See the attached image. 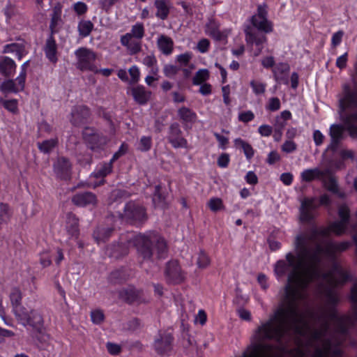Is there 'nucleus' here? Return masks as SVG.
<instances>
[{"mask_svg": "<svg viewBox=\"0 0 357 357\" xmlns=\"http://www.w3.org/2000/svg\"><path fill=\"white\" fill-rule=\"evenodd\" d=\"M74 9L77 14L82 15L86 11L87 6L84 3L79 1L75 3Z\"/></svg>", "mask_w": 357, "mask_h": 357, "instance_id": "nucleus-64", "label": "nucleus"}, {"mask_svg": "<svg viewBox=\"0 0 357 357\" xmlns=\"http://www.w3.org/2000/svg\"><path fill=\"white\" fill-rule=\"evenodd\" d=\"M112 165L111 162L99 165L93 172L96 178H102L112 172Z\"/></svg>", "mask_w": 357, "mask_h": 357, "instance_id": "nucleus-32", "label": "nucleus"}, {"mask_svg": "<svg viewBox=\"0 0 357 357\" xmlns=\"http://www.w3.org/2000/svg\"><path fill=\"white\" fill-rule=\"evenodd\" d=\"M23 314L24 317L22 316H17L19 321L24 326H31L38 334L40 337H37L41 341H46L47 335L44 332L43 327V318L40 313L33 310H27L26 309L23 310Z\"/></svg>", "mask_w": 357, "mask_h": 357, "instance_id": "nucleus-5", "label": "nucleus"}, {"mask_svg": "<svg viewBox=\"0 0 357 357\" xmlns=\"http://www.w3.org/2000/svg\"><path fill=\"white\" fill-rule=\"evenodd\" d=\"M124 216L127 219L140 222L145 218V211L141 206L128 204L125 207Z\"/></svg>", "mask_w": 357, "mask_h": 357, "instance_id": "nucleus-12", "label": "nucleus"}, {"mask_svg": "<svg viewBox=\"0 0 357 357\" xmlns=\"http://www.w3.org/2000/svg\"><path fill=\"white\" fill-rule=\"evenodd\" d=\"M206 321V314L202 310L198 311V313L195 317V322L203 326Z\"/></svg>", "mask_w": 357, "mask_h": 357, "instance_id": "nucleus-63", "label": "nucleus"}, {"mask_svg": "<svg viewBox=\"0 0 357 357\" xmlns=\"http://www.w3.org/2000/svg\"><path fill=\"white\" fill-rule=\"evenodd\" d=\"M209 46L210 43L208 40L203 38L198 42L197 49L199 52L205 53L208 51Z\"/></svg>", "mask_w": 357, "mask_h": 357, "instance_id": "nucleus-51", "label": "nucleus"}, {"mask_svg": "<svg viewBox=\"0 0 357 357\" xmlns=\"http://www.w3.org/2000/svg\"><path fill=\"white\" fill-rule=\"evenodd\" d=\"M139 294V293L138 291H136L133 289H123L120 292V296L122 299L129 303H132L137 301Z\"/></svg>", "mask_w": 357, "mask_h": 357, "instance_id": "nucleus-37", "label": "nucleus"}, {"mask_svg": "<svg viewBox=\"0 0 357 357\" xmlns=\"http://www.w3.org/2000/svg\"><path fill=\"white\" fill-rule=\"evenodd\" d=\"M339 216L341 218L340 221H336L332 223L328 228L317 230L314 229L311 233L310 236L301 235L305 236L307 239L319 240L321 241L324 236H328L331 233H334L337 235L343 234L345 231L347 221L349 217V211L347 206H341L339 208Z\"/></svg>", "mask_w": 357, "mask_h": 357, "instance_id": "nucleus-4", "label": "nucleus"}, {"mask_svg": "<svg viewBox=\"0 0 357 357\" xmlns=\"http://www.w3.org/2000/svg\"><path fill=\"white\" fill-rule=\"evenodd\" d=\"M150 242L149 238L145 235L139 234L135 237L134 243L142 258L148 261L151 258L153 259L154 256L158 259L165 257L167 246L165 240L161 238H158L153 249L150 248Z\"/></svg>", "mask_w": 357, "mask_h": 357, "instance_id": "nucleus-3", "label": "nucleus"}, {"mask_svg": "<svg viewBox=\"0 0 357 357\" xmlns=\"http://www.w3.org/2000/svg\"><path fill=\"white\" fill-rule=\"evenodd\" d=\"M154 4L157 9L156 16L161 20H165L169 11L168 3L164 0H156Z\"/></svg>", "mask_w": 357, "mask_h": 357, "instance_id": "nucleus-25", "label": "nucleus"}, {"mask_svg": "<svg viewBox=\"0 0 357 357\" xmlns=\"http://www.w3.org/2000/svg\"><path fill=\"white\" fill-rule=\"evenodd\" d=\"M131 94L137 103L143 105L149 100L151 93L143 86H137L131 89Z\"/></svg>", "mask_w": 357, "mask_h": 357, "instance_id": "nucleus-16", "label": "nucleus"}, {"mask_svg": "<svg viewBox=\"0 0 357 357\" xmlns=\"http://www.w3.org/2000/svg\"><path fill=\"white\" fill-rule=\"evenodd\" d=\"M350 243L322 242L321 240L307 239L298 236L295 242L296 253L289 252L286 261H278L275 265V274L278 279L287 274L284 301L298 308L300 302L305 296V288L314 280L321 283L324 292L331 303L337 301L334 289L342 285L348 279L347 273L335 266L330 273L320 274L319 264L326 257H331L335 252L347 250Z\"/></svg>", "mask_w": 357, "mask_h": 357, "instance_id": "nucleus-1", "label": "nucleus"}, {"mask_svg": "<svg viewBox=\"0 0 357 357\" xmlns=\"http://www.w3.org/2000/svg\"><path fill=\"white\" fill-rule=\"evenodd\" d=\"M4 53H14L18 59H21L27 54L26 44L21 41L19 43L6 45L3 48Z\"/></svg>", "mask_w": 357, "mask_h": 357, "instance_id": "nucleus-19", "label": "nucleus"}, {"mask_svg": "<svg viewBox=\"0 0 357 357\" xmlns=\"http://www.w3.org/2000/svg\"><path fill=\"white\" fill-rule=\"evenodd\" d=\"M210 264V259L208 255L201 251L197 257V265L199 268H206Z\"/></svg>", "mask_w": 357, "mask_h": 357, "instance_id": "nucleus-43", "label": "nucleus"}, {"mask_svg": "<svg viewBox=\"0 0 357 357\" xmlns=\"http://www.w3.org/2000/svg\"><path fill=\"white\" fill-rule=\"evenodd\" d=\"M206 33L216 40H222V34L219 31L215 22L210 21L206 27Z\"/></svg>", "mask_w": 357, "mask_h": 357, "instance_id": "nucleus-33", "label": "nucleus"}, {"mask_svg": "<svg viewBox=\"0 0 357 357\" xmlns=\"http://www.w3.org/2000/svg\"><path fill=\"white\" fill-rule=\"evenodd\" d=\"M179 117L186 123H192L196 121L197 115L191 109L187 107H181L178 111Z\"/></svg>", "mask_w": 357, "mask_h": 357, "instance_id": "nucleus-29", "label": "nucleus"}, {"mask_svg": "<svg viewBox=\"0 0 357 357\" xmlns=\"http://www.w3.org/2000/svg\"><path fill=\"white\" fill-rule=\"evenodd\" d=\"M192 58V54L186 52L177 56L176 61L181 65L185 66L188 64L190 59Z\"/></svg>", "mask_w": 357, "mask_h": 357, "instance_id": "nucleus-54", "label": "nucleus"}, {"mask_svg": "<svg viewBox=\"0 0 357 357\" xmlns=\"http://www.w3.org/2000/svg\"><path fill=\"white\" fill-rule=\"evenodd\" d=\"M250 84L255 95H261L265 93L266 87V84L260 81L253 79L250 81Z\"/></svg>", "mask_w": 357, "mask_h": 357, "instance_id": "nucleus-40", "label": "nucleus"}, {"mask_svg": "<svg viewBox=\"0 0 357 357\" xmlns=\"http://www.w3.org/2000/svg\"><path fill=\"white\" fill-rule=\"evenodd\" d=\"M58 141L56 139H47L42 142H38V148L41 152L48 153L56 147Z\"/></svg>", "mask_w": 357, "mask_h": 357, "instance_id": "nucleus-31", "label": "nucleus"}, {"mask_svg": "<svg viewBox=\"0 0 357 357\" xmlns=\"http://www.w3.org/2000/svg\"><path fill=\"white\" fill-rule=\"evenodd\" d=\"M280 108V101L278 98H271L268 100L266 109L271 111H276Z\"/></svg>", "mask_w": 357, "mask_h": 357, "instance_id": "nucleus-49", "label": "nucleus"}, {"mask_svg": "<svg viewBox=\"0 0 357 357\" xmlns=\"http://www.w3.org/2000/svg\"><path fill=\"white\" fill-rule=\"evenodd\" d=\"M324 137V135L319 130L314 131L313 139L317 146H320L323 143Z\"/></svg>", "mask_w": 357, "mask_h": 357, "instance_id": "nucleus-62", "label": "nucleus"}, {"mask_svg": "<svg viewBox=\"0 0 357 357\" xmlns=\"http://www.w3.org/2000/svg\"><path fill=\"white\" fill-rule=\"evenodd\" d=\"M10 299L13 305V310L15 316H22L24 317L23 314V310L24 307L21 305L22 294L17 289H14L10 293Z\"/></svg>", "mask_w": 357, "mask_h": 357, "instance_id": "nucleus-15", "label": "nucleus"}, {"mask_svg": "<svg viewBox=\"0 0 357 357\" xmlns=\"http://www.w3.org/2000/svg\"><path fill=\"white\" fill-rule=\"evenodd\" d=\"M66 229L70 237H77L78 234V220L75 215L68 214L66 220Z\"/></svg>", "mask_w": 357, "mask_h": 357, "instance_id": "nucleus-24", "label": "nucleus"}, {"mask_svg": "<svg viewBox=\"0 0 357 357\" xmlns=\"http://www.w3.org/2000/svg\"><path fill=\"white\" fill-rule=\"evenodd\" d=\"M122 45L126 47L131 54H135L141 50L140 40L132 36L131 33H126L121 38Z\"/></svg>", "mask_w": 357, "mask_h": 357, "instance_id": "nucleus-14", "label": "nucleus"}, {"mask_svg": "<svg viewBox=\"0 0 357 357\" xmlns=\"http://www.w3.org/2000/svg\"><path fill=\"white\" fill-rule=\"evenodd\" d=\"M25 87V82L16 77L15 79H6L0 84V92L4 95L17 93L22 91Z\"/></svg>", "mask_w": 357, "mask_h": 357, "instance_id": "nucleus-10", "label": "nucleus"}, {"mask_svg": "<svg viewBox=\"0 0 357 357\" xmlns=\"http://www.w3.org/2000/svg\"><path fill=\"white\" fill-rule=\"evenodd\" d=\"M44 52L47 59L52 63H56L57 59V45L52 36L48 38L46 41Z\"/></svg>", "mask_w": 357, "mask_h": 357, "instance_id": "nucleus-17", "label": "nucleus"}, {"mask_svg": "<svg viewBox=\"0 0 357 357\" xmlns=\"http://www.w3.org/2000/svg\"><path fill=\"white\" fill-rule=\"evenodd\" d=\"M258 132L263 137H269L273 132V129L271 126L264 124L259 127Z\"/></svg>", "mask_w": 357, "mask_h": 357, "instance_id": "nucleus-56", "label": "nucleus"}, {"mask_svg": "<svg viewBox=\"0 0 357 357\" xmlns=\"http://www.w3.org/2000/svg\"><path fill=\"white\" fill-rule=\"evenodd\" d=\"M77 59V67L82 71L96 70L94 62L96 59V53L88 48L80 47L75 52Z\"/></svg>", "mask_w": 357, "mask_h": 357, "instance_id": "nucleus-7", "label": "nucleus"}, {"mask_svg": "<svg viewBox=\"0 0 357 357\" xmlns=\"http://www.w3.org/2000/svg\"><path fill=\"white\" fill-rule=\"evenodd\" d=\"M16 70V63L15 61L7 56L0 58V73L4 76L10 77L13 75Z\"/></svg>", "mask_w": 357, "mask_h": 357, "instance_id": "nucleus-18", "label": "nucleus"}, {"mask_svg": "<svg viewBox=\"0 0 357 357\" xmlns=\"http://www.w3.org/2000/svg\"><path fill=\"white\" fill-rule=\"evenodd\" d=\"M171 342V335L167 334L155 342V348L159 354H165L170 350Z\"/></svg>", "mask_w": 357, "mask_h": 357, "instance_id": "nucleus-22", "label": "nucleus"}, {"mask_svg": "<svg viewBox=\"0 0 357 357\" xmlns=\"http://www.w3.org/2000/svg\"><path fill=\"white\" fill-rule=\"evenodd\" d=\"M339 103L341 116H343L342 112L344 110L357 107V89H350L349 86L345 85Z\"/></svg>", "mask_w": 357, "mask_h": 357, "instance_id": "nucleus-8", "label": "nucleus"}, {"mask_svg": "<svg viewBox=\"0 0 357 357\" xmlns=\"http://www.w3.org/2000/svg\"><path fill=\"white\" fill-rule=\"evenodd\" d=\"M51 258L47 251L40 254V263L43 267H47L51 264Z\"/></svg>", "mask_w": 357, "mask_h": 357, "instance_id": "nucleus-55", "label": "nucleus"}, {"mask_svg": "<svg viewBox=\"0 0 357 357\" xmlns=\"http://www.w3.org/2000/svg\"><path fill=\"white\" fill-rule=\"evenodd\" d=\"M178 70V68L172 64L165 65L163 69L164 74L168 77H174L177 73Z\"/></svg>", "mask_w": 357, "mask_h": 357, "instance_id": "nucleus-48", "label": "nucleus"}, {"mask_svg": "<svg viewBox=\"0 0 357 357\" xmlns=\"http://www.w3.org/2000/svg\"><path fill=\"white\" fill-rule=\"evenodd\" d=\"M315 204L312 199H305L301 205V219L303 221H308L312 217V210L314 208Z\"/></svg>", "mask_w": 357, "mask_h": 357, "instance_id": "nucleus-20", "label": "nucleus"}, {"mask_svg": "<svg viewBox=\"0 0 357 357\" xmlns=\"http://www.w3.org/2000/svg\"><path fill=\"white\" fill-rule=\"evenodd\" d=\"M130 76V83H137L139 80L140 72L137 66H131L128 70Z\"/></svg>", "mask_w": 357, "mask_h": 357, "instance_id": "nucleus-45", "label": "nucleus"}, {"mask_svg": "<svg viewBox=\"0 0 357 357\" xmlns=\"http://www.w3.org/2000/svg\"><path fill=\"white\" fill-rule=\"evenodd\" d=\"M132 34V36L136 38L137 39L139 40L143 38L144 34V29L142 24L137 23L132 26L131 32L130 33Z\"/></svg>", "mask_w": 357, "mask_h": 357, "instance_id": "nucleus-44", "label": "nucleus"}, {"mask_svg": "<svg viewBox=\"0 0 357 357\" xmlns=\"http://www.w3.org/2000/svg\"><path fill=\"white\" fill-rule=\"evenodd\" d=\"M234 145L237 148H241L248 159H250L254 155V150L250 144L240 138L234 140Z\"/></svg>", "mask_w": 357, "mask_h": 357, "instance_id": "nucleus-30", "label": "nucleus"}, {"mask_svg": "<svg viewBox=\"0 0 357 357\" xmlns=\"http://www.w3.org/2000/svg\"><path fill=\"white\" fill-rule=\"evenodd\" d=\"M344 124L350 135L357 138V113L347 117Z\"/></svg>", "mask_w": 357, "mask_h": 357, "instance_id": "nucleus-26", "label": "nucleus"}, {"mask_svg": "<svg viewBox=\"0 0 357 357\" xmlns=\"http://www.w3.org/2000/svg\"><path fill=\"white\" fill-rule=\"evenodd\" d=\"M79 110L82 112L81 118H84L86 115H88V110L86 108L80 107L79 109H75L72 112L73 118V122L75 123H78L79 121Z\"/></svg>", "mask_w": 357, "mask_h": 357, "instance_id": "nucleus-50", "label": "nucleus"}, {"mask_svg": "<svg viewBox=\"0 0 357 357\" xmlns=\"http://www.w3.org/2000/svg\"><path fill=\"white\" fill-rule=\"evenodd\" d=\"M255 118V115L252 111H246L239 114L238 119L241 121L247 123L252 121Z\"/></svg>", "mask_w": 357, "mask_h": 357, "instance_id": "nucleus-53", "label": "nucleus"}, {"mask_svg": "<svg viewBox=\"0 0 357 357\" xmlns=\"http://www.w3.org/2000/svg\"><path fill=\"white\" fill-rule=\"evenodd\" d=\"M323 176V172L318 168L305 169L301 173V178L305 181L320 178Z\"/></svg>", "mask_w": 357, "mask_h": 357, "instance_id": "nucleus-27", "label": "nucleus"}, {"mask_svg": "<svg viewBox=\"0 0 357 357\" xmlns=\"http://www.w3.org/2000/svg\"><path fill=\"white\" fill-rule=\"evenodd\" d=\"M70 163L69 161L64 158H59L54 165V169L57 172V174H62L63 172L67 173L70 169Z\"/></svg>", "mask_w": 357, "mask_h": 357, "instance_id": "nucleus-35", "label": "nucleus"}, {"mask_svg": "<svg viewBox=\"0 0 357 357\" xmlns=\"http://www.w3.org/2000/svg\"><path fill=\"white\" fill-rule=\"evenodd\" d=\"M60 21H61L60 13H59L56 11H54V13L52 17L51 23H50V26L52 32L55 31V29Z\"/></svg>", "mask_w": 357, "mask_h": 357, "instance_id": "nucleus-57", "label": "nucleus"}, {"mask_svg": "<svg viewBox=\"0 0 357 357\" xmlns=\"http://www.w3.org/2000/svg\"><path fill=\"white\" fill-rule=\"evenodd\" d=\"M280 160V156L279 153L275 151H272L269 153L267 158V162L269 165H273L275 162L279 161Z\"/></svg>", "mask_w": 357, "mask_h": 357, "instance_id": "nucleus-59", "label": "nucleus"}, {"mask_svg": "<svg viewBox=\"0 0 357 357\" xmlns=\"http://www.w3.org/2000/svg\"><path fill=\"white\" fill-rule=\"evenodd\" d=\"M0 104L9 112L12 114H17L19 112L18 109V100L15 98L12 99H4L0 98Z\"/></svg>", "mask_w": 357, "mask_h": 357, "instance_id": "nucleus-28", "label": "nucleus"}, {"mask_svg": "<svg viewBox=\"0 0 357 357\" xmlns=\"http://www.w3.org/2000/svg\"><path fill=\"white\" fill-rule=\"evenodd\" d=\"M250 22L257 30L266 33L273 30V23L268 19V6L265 3L257 6V13L252 16Z\"/></svg>", "mask_w": 357, "mask_h": 357, "instance_id": "nucleus-6", "label": "nucleus"}, {"mask_svg": "<svg viewBox=\"0 0 357 357\" xmlns=\"http://www.w3.org/2000/svg\"><path fill=\"white\" fill-rule=\"evenodd\" d=\"M169 139L172 144L176 148L186 146V140L180 135L176 136V137L174 136H169Z\"/></svg>", "mask_w": 357, "mask_h": 357, "instance_id": "nucleus-47", "label": "nucleus"}, {"mask_svg": "<svg viewBox=\"0 0 357 357\" xmlns=\"http://www.w3.org/2000/svg\"><path fill=\"white\" fill-rule=\"evenodd\" d=\"M209 78V72L206 69L199 70L192 80L195 85H199L206 82Z\"/></svg>", "mask_w": 357, "mask_h": 357, "instance_id": "nucleus-38", "label": "nucleus"}, {"mask_svg": "<svg viewBox=\"0 0 357 357\" xmlns=\"http://www.w3.org/2000/svg\"><path fill=\"white\" fill-rule=\"evenodd\" d=\"M214 135L219 143V146L222 149H225L228 144V138L218 133H214Z\"/></svg>", "mask_w": 357, "mask_h": 357, "instance_id": "nucleus-58", "label": "nucleus"}, {"mask_svg": "<svg viewBox=\"0 0 357 357\" xmlns=\"http://www.w3.org/2000/svg\"><path fill=\"white\" fill-rule=\"evenodd\" d=\"M313 314L307 311L301 314L298 308L282 301V304L268 321L261 323L253 335V344L248 347L243 357H268L271 348L262 342L265 340H280L292 329L301 335L311 333Z\"/></svg>", "mask_w": 357, "mask_h": 357, "instance_id": "nucleus-2", "label": "nucleus"}, {"mask_svg": "<svg viewBox=\"0 0 357 357\" xmlns=\"http://www.w3.org/2000/svg\"><path fill=\"white\" fill-rule=\"evenodd\" d=\"M207 206L213 212H218L225 209L222 200L218 197L211 198L207 202Z\"/></svg>", "mask_w": 357, "mask_h": 357, "instance_id": "nucleus-36", "label": "nucleus"}, {"mask_svg": "<svg viewBox=\"0 0 357 357\" xmlns=\"http://www.w3.org/2000/svg\"><path fill=\"white\" fill-rule=\"evenodd\" d=\"M343 130V128L340 126L332 125L331 126L329 132L331 139L330 149H335L337 147L338 142L342 139Z\"/></svg>", "mask_w": 357, "mask_h": 357, "instance_id": "nucleus-23", "label": "nucleus"}, {"mask_svg": "<svg viewBox=\"0 0 357 357\" xmlns=\"http://www.w3.org/2000/svg\"><path fill=\"white\" fill-rule=\"evenodd\" d=\"M72 202L77 206H94L96 204V197L91 192H82L75 195Z\"/></svg>", "mask_w": 357, "mask_h": 357, "instance_id": "nucleus-13", "label": "nucleus"}, {"mask_svg": "<svg viewBox=\"0 0 357 357\" xmlns=\"http://www.w3.org/2000/svg\"><path fill=\"white\" fill-rule=\"evenodd\" d=\"M143 63L150 68V73L153 75H157L158 73V68L156 66L157 60L153 54L146 56L143 59Z\"/></svg>", "mask_w": 357, "mask_h": 357, "instance_id": "nucleus-34", "label": "nucleus"}, {"mask_svg": "<svg viewBox=\"0 0 357 357\" xmlns=\"http://www.w3.org/2000/svg\"><path fill=\"white\" fill-rule=\"evenodd\" d=\"M93 28V24L90 21H82L78 24V31L82 37L88 36Z\"/></svg>", "mask_w": 357, "mask_h": 357, "instance_id": "nucleus-39", "label": "nucleus"}, {"mask_svg": "<svg viewBox=\"0 0 357 357\" xmlns=\"http://www.w3.org/2000/svg\"><path fill=\"white\" fill-rule=\"evenodd\" d=\"M245 41L248 45H255L258 49L254 52L255 56H258L262 52V45L266 43L267 38L265 35L253 31L250 26L245 29Z\"/></svg>", "mask_w": 357, "mask_h": 357, "instance_id": "nucleus-9", "label": "nucleus"}, {"mask_svg": "<svg viewBox=\"0 0 357 357\" xmlns=\"http://www.w3.org/2000/svg\"><path fill=\"white\" fill-rule=\"evenodd\" d=\"M296 148V146L292 141H286L282 146V150L286 153L293 152Z\"/></svg>", "mask_w": 357, "mask_h": 357, "instance_id": "nucleus-61", "label": "nucleus"}, {"mask_svg": "<svg viewBox=\"0 0 357 357\" xmlns=\"http://www.w3.org/2000/svg\"><path fill=\"white\" fill-rule=\"evenodd\" d=\"M10 211L7 204L0 203V225L7 222L10 218Z\"/></svg>", "mask_w": 357, "mask_h": 357, "instance_id": "nucleus-41", "label": "nucleus"}, {"mask_svg": "<svg viewBox=\"0 0 357 357\" xmlns=\"http://www.w3.org/2000/svg\"><path fill=\"white\" fill-rule=\"evenodd\" d=\"M158 49L166 55L170 54L173 50L174 42L172 39L165 35H160L157 40Z\"/></svg>", "mask_w": 357, "mask_h": 357, "instance_id": "nucleus-21", "label": "nucleus"}, {"mask_svg": "<svg viewBox=\"0 0 357 357\" xmlns=\"http://www.w3.org/2000/svg\"><path fill=\"white\" fill-rule=\"evenodd\" d=\"M229 162V156L227 153H223L220 155L218 159V164L220 167H227Z\"/></svg>", "mask_w": 357, "mask_h": 357, "instance_id": "nucleus-60", "label": "nucleus"}, {"mask_svg": "<svg viewBox=\"0 0 357 357\" xmlns=\"http://www.w3.org/2000/svg\"><path fill=\"white\" fill-rule=\"evenodd\" d=\"M165 275L170 281L175 283L180 282L184 279V275L176 261H172L167 264Z\"/></svg>", "mask_w": 357, "mask_h": 357, "instance_id": "nucleus-11", "label": "nucleus"}, {"mask_svg": "<svg viewBox=\"0 0 357 357\" xmlns=\"http://www.w3.org/2000/svg\"><path fill=\"white\" fill-rule=\"evenodd\" d=\"M151 147V138L150 137H142L137 144V149L141 151H147Z\"/></svg>", "mask_w": 357, "mask_h": 357, "instance_id": "nucleus-42", "label": "nucleus"}, {"mask_svg": "<svg viewBox=\"0 0 357 357\" xmlns=\"http://www.w3.org/2000/svg\"><path fill=\"white\" fill-rule=\"evenodd\" d=\"M288 70H289V66H288V65H287L285 63H280L278 66H277L273 69V74H274V76H275L276 80H278L280 78V75H279L280 72L287 73V72H288Z\"/></svg>", "mask_w": 357, "mask_h": 357, "instance_id": "nucleus-52", "label": "nucleus"}, {"mask_svg": "<svg viewBox=\"0 0 357 357\" xmlns=\"http://www.w3.org/2000/svg\"><path fill=\"white\" fill-rule=\"evenodd\" d=\"M91 319L93 324H100L104 320V314L100 310H95L91 312Z\"/></svg>", "mask_w": 357, "mask_h": 357, "instance_id": "nucleus-46", "label": "nucleus"}]
</instances>
